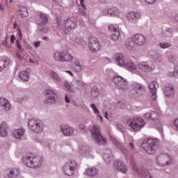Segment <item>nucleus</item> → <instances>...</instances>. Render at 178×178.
I'll use <instances>...</instances> for the list:
<instances>
[{
	"label": "nucleus",
	"instance_id": "2eb2a0df",
	"mask_svg": "<svg viewBox=\"0 0 178 178\" xmlns=\"http://www.w3.org/2000/svg\"><path fill=\"white\" fill-rule=\"evenodd\" d=\"M60 130L65 137H72V136H74V128L69 124L60 125Z\"/></svg>",
	"mask_w": 178,
	"mask_h": 178
},
{
	"label": "nucleus",
	"instance_id": "b1692460",
	"mask_svg": "<svg viewBox=\"0 0 178 178\" xmlns=\"http://www.w3.org/2000/svg\"><path fill=\"white\" fill-rule=\"evenodd\" d=\"M133 38L137 45H144L145 43V37L140 33L136 34Z\"/></svg>",
	"mask_w": 178,
	"mask_h": 178
},
{
	"label": "nucleus",
	"instance_id": "680f3d73",
	"mask_svg": "<svg viewBox=\"0 0 178 178\" xmlns=\"http://www.w3.org/2000/svg\"><path fill=\"white\" fill-rule=\"evenodd\" d=\"M174 125L176 128V130H177L178 131V118L176 119L175 121H174Z\"/></svg>",
	"mask_w": 178,
	"mask_h": 178
},
{
	"label": "nucleus",
	"instance_id": "09e8293b",
	"mask_svg": "<svg viewBox=\"0 0 178 178\" xmlns=\"http://www.w3.org/2000/svg\"><path fill=\"white\" fill-rule=\"evenodd\" d=\"M3 178H12V175H10V169L8 168L4 170L3 172Z\"/></svg>",
	"mask_w": 178,
	"mask_h": 178
},
{
	"label": "nucleus",
	"instance_id": "dca6fc26",
	"mask_svg": "<svg viewBox=\"0 0 178 178\" xmlns=\"http://www.w3.org/2000/svg\"><path fill=\"white\" fill-rule=\"evenodd\" d=\"M35 19L38 24L47 25L48 24V15L39 11L36 13Z\"/></svg>",
	"mask_w": 178,
	"mask_h": 178
},
{
	"label": "nucleus",
	"instance_id": "49530a36",
	"mask_svg": "<svg viewBox=\"0 0 178 178\" xmlns=\"http://www.w3.org/2000/svg\"><path fill=\"white\" fill-rule=\"evenodd\" d=\"M167 58L170 63H173V64L176 63V56H175L174 54L171 53H168L167 54Z\"/></svg>",
	"mask_w": 178,
	"mask_h": 178
},
{
	"label": "nucleus",
	"instance_id": "9b49d317",
	"mask_svg": "<svg viewBox=\"0 0 178 178\" xmlns=\"http://www.w3.org/2000/svg\"><path fill=\"white\" fill-rule=\"evenodd\" d=\"M88 47L92 52L95 54L101 50V44H99V41L97 38L90 36L89 38Z\"/></svg>",
	"mask_w": 178,
	"mask_h": 178
},
{
	"label": "nucleus",
	"instance_id": "f704fd0d",
	"mask_svg": "<svg viewBox=\"0 0 178 178\" xmlns=\"http://www.w3.org/2000/svg\"><path fill=\"white\" fill-rule=\"evenodd\" d=\"M173 29L172 28H166L165 29L163 30L161 36L166 38L168 37H172L173 35Z\"/></svg>",
	"mask_w": 178,
	"mask_h": 178
},
{
	"label": "nucleus",
	"instance_id": "ddd939ff",
	"mask_svg": "<svg viewBox=\"0 0 178 178\" xmlns=\"http://www.w3.org/2000/svg\"><path fill=\"white\" fill-rule=\"evenodd\" d=\"M108 31L111 34V38L113 41H118L119 37H120V32L119 31V25L110 24L108 26Z\"/></svg>",
	"mask_w": 178,
	"mask_h": 178
},
{
	"label": "nucleus",
	"instance_id": "4468645a",
	"mask_svg": "<svg viewBox=\"0 0 178 178\" xmlns=\"http://www.w3.org/2000/svg\"><path fill=\"white\" fill-rule=\"evenodd\" d=\"M138 69L143 73H151V72H154L155 66L147 62H140L138 63Z\"/></svg>",
	"mask_w": 178,
	"mask_h": 178
},
{
	"label": "nucleus",
	"instance_id": "f3484780",
	"mask_svg": "<svg viewBox=\"0 0 178 178\" xmlns=\"http://www.w3.org/2000/svg\"><path fill=\"white\" fill-rule=\"evenodd\" d=\"M42 162H44V157L42 156H32V163L29 165L30 168H41L42 166Z\"/></svg>",
	"mask_w": 178,
	"mask_h": 178
},
{
	"label": "nucleus",
	"instance_id": "37998d69",
	"mask_svg": "<svg viewBox=\"0 0 178 178\" xmlns=\"http://www.w3.org/2000/svg\"><path fill=\"white\" fill-rule=\"evenodd\" d=\"M90 95L94 99L98 98V96L99 95V90H98V88H97V86H93L91 88Z\"/></svg>",
	"mask_w": 178,
	"mask_h": 178
},
{
	"label": "nucleus",
	"instance_id": "c756f323",
	"mask_svg": "<svg viewBox=\"0 0 178 178\" xmlns=\"http://www.w3.org/2000/svg\"><path fill=\"white\" fill-rule=\"evenodd\" d=\"M22 164L27 168H30V164L33 163V156L25 155L22 159Z\"/></svg>",
	"mask_w": 178,
	"mask_h": 178
},
{
	"label": "nucleus",
	"instance_id": "72a5a7b5",
	"mask_svg": "<svg viewBox=\"0 0 178 178\" xmlns=\"http://www.w3.org/2000/svg\"><path fill=\"white\" fill-rule=\"evenodd\" d=\"M30 73V68H26V71H22L19 73V79L23 81H29V74Z\"/></svg>",
	"mask_w": 178,
	"mask_h": 178
},
{
	"label": "nucleus",
	"instance_id": "473e14b6",
	"mask_svg": "<svg viewBox=\"0 0 178 178\" xmlns=\"http://www.w3.org/2000/svg\"><path fill=\"white\" fill-rule=\"evenodd\" d=\"M136 45V42L134 41V38H129L126 41H125V46L129 49V51H131L133 49V47Z\"/></svg>",
	"mask_w": 178,
	"mask_h": 178
},
{
	"label": "nucleus",
	"instance_id": "c9c22d12",
	"mask_svg": "<svg viewBox=\"0 0 178 178\" xmlns=\"http://www.w3.org/2000/svg\"><path fill=\"white\" fill-rule=\"evenodd\" d=\"M63 172L65 176H73L74 175V171L67 164L63 167Z\"/></svg>",
	"mask_w": 178,
	"mask_h": 178
},
{
	"label": "nucleus",
	"instance_id": "6ab92c4d",
	"mask_svg": "<svg viewBox=\"0 0 178 178\" xmlns=\"http://www.w3.org/2000/svg\"><path fill=\"white\" fill-rule=\"evenodd\" d=\"M127 19L130 23H136L138 19H141V13L131 11L127 14Z\"/></svg>",
	"mask_w": 178,
	"mask_h": 178
},
{
	"label": "nucleus",
	"instance_id": "f257e3e1",
	"mask_svg": "<svg viewBox=\"0 0 178 178\" xmlns=\"http://www.w3.org/2000/svg\"><path fill=\"white\" fill-rule=\"evenodd\" d=\"M89 130L91 133V137L98 145H105L106 144V139L102 136L101 134V127L98 125L92 124V126L89 127Z\"/></svg>",
	"mask_w": 178,
	"mask_h": 178
},
{
	"label": "nucleus",
	"instance_id": "1a4fd4ad",
	"mask_svg": "<svg viewBox=\"0 0 178 178\" xmlns=\"http://www.w3.org/2000/svg\"><path fill=\"white\" fill-rule=\"evenodd\" d=\"M156 163L159 166H169L172 164V156L169 154H161L156 157Z\"/></svg>",
	"mask_w": 178,
	"mask_h": 178
},
{
	"label": "nucleus",
	"instance_id": "bf43d9fd",
	"mask_svg": "<svg viewBox=\"0 0 178 178\" xmlns=\"http://www.w3.org/2000/svg\"><path fill=\"white\" fill-rule=\"evenodd\" d=\"M147 3H149V5H152L156 2V0H145Z\"/></svg>",
	"mask_w": 178,
	"mask_h": 178
},
{
	"label": "nucleus",
	"instance_id": "13d9d810",
	"mask_svg": "<svg viewBox=\"0 0 178 178\" xmlns=\"http://www.w3.org/2000/svg\"><path fill=\"white\" fill-rule=\"evenodd\" d=\"M102 15L103 16H106V15H109V9L104 8L102 11Z\"/></svg>",
	"mask_w": 178,
	"mask_h": 178
},
{
	"label": "nucleus",
	"instance_id": "ea45409f",
	"mask_svg": "<svg viewBox=\"0 0 178 178\" xmlns=\"http://www.w3.org/2000/svg\"><path fill=\"white\" fill-rule=\"evenodd\" d=\"M108 15L110 16H119L120 15V10L116 7H113L111 8H108Z\"/></svg>",
	"mask_w": 178,
	"mask_h": 178
},
{
	"label": "nucleus",
	"instance_id": "603ef678",
	"mask_svg": "<svg viewBox=\"0 0 178 178\" xmlns=\"http://www.w3.org/2000/svg\"><path fill=\"white\" fill-rule=\"evenodd\" d=\"M90 108L92 109L94 113H95V115H99V110H98V108H97V106H95V104H92L90 105Z\"/></svg>",
	"mask_w": 178,
	"mask_h": 178
},
{
	"label": "nucleus",
	"instance_id": "2f4dec72",
	"mask_svg": "<svg viewBox=\"0 0 178 178\" xmlns=\"http://www.w3.org/2000/svg\"><path fill=\"white\" fill-rule=\"evenodd\" d=\"M85 175L89 177H94L98 175V169L96 168H89L86 170Z\"/></svg>",
	"mask_w": 178,
	"mask_h": 178
},
{
	"label": "nucleus",
	"instance_id": "5701e85b",
	"mask_svg": "<svg viewBox=\"0 0 178 178\" xmlns=\"http://www.w3.org/2000/svg\"><path fill=\"white\" fill-rule=\"evenodd\" d=\"M122 67H124L129 72H136L137 70V66L131 60H125L124 65Z\"/></svg>",
	"mask_w": 178,
	"mask_h": 178
},
{
	"label": "nucleus",
	"instance_id": "7c9ffc66",
	"mask_svg": "<svg viewBox=\"0 0 178 178\" xmlns=\"http://www.w3.org/2000/svg\"><path fill=\"white\" fill-rule=\"evenodd\" d=\"M80 149L85 156H90V154L92 152V149H91L90 146L86 145L81 146Z\"/></svg>",
	"mask_w": 178,
	"mask_h": 178
},
{
	"label": "nucleus",
	"instance_id": "4c0bfd02",
	"mask_svg": "<svg viewBox=\"0 0 178 178\" xmlns=\"http://www.w3.org/2000/svg\"><path fill=\"white\" fill-rule=\"evenodd\" d=\"M15 44L17 45V48L19 50V53L18 54V58L19 59H20V60H23V59H24V57L23 56V51H24V49H23L22 47V46L20 45V43L19 42V40H16L15 41Z\"/></svg>",
	"mask_w": 178,
	"mask_h": 178
},
{
	"label": "nucleus",
	"instance_id": "3c124183",
	"mask_svg": "<svg viewBox=\"0 0 178 178\" xmlns=\"http://www.w3.org/2000/svg\"><path fill=\"white\" fill-rule=\"evenodd\" d=\"M79 129L81 131H82V133L85 134H87V133H88V129H87V127H86V125L83 124H79Z\"/></svg>",
	"mask_w": 178,
	"mask_h": 178
},
{
	"label": "nucleus",
	"instance_id": "7ed1b4c3",
	"mask_svg": "<svg viewBox=\"0 0 178 178\" xmlns=\"http://www.w3.org/2000/svg\"><path fill=\"white\" fill-rule=\"evenodd\" d=\"M144 119L155 124L156 129H157L160 133L163 131V127H162V124H161V121H159V114H158V113L155 111L147 113L144 115Z\"/></svg>",
	"mask_w": 178,
	"mask_h": 178
},
{
	"label": "nucleus",
	"instance_id": "bb28decb",
	"mask_svg": "<svg viewBox=\"0 0 178 178\" xmlns=\"http://www.w3.org/2000/svg\"><path fill=\"white\" fill-rule=\"evenodd\" d=\"M17 8V12L22 17H27V16H29V10H27L26 6L19 4Z\"/></svg>",
	"mask_w": 178,
	"mask_h": 178
},
{
	"label": "nucleus",
	"instance_id": "f03ea898",
	"mask_svg": "<svg viewBox=\"0 0 178 178\" xmlns=\"http://www.w3.org/2000/svg\"><path fill=\"white\" fill-rule=\"evenodd\" d=\"M111 81L115 84L118 90L121 91V92H127V91L130 90L129 81L120 76H113Z\"/></svg>",
	"mask_w": 178,
	"mask_h": 178
},
{
	"label": "nucleus",
	"instance_id": "5fc2aeb1",
	"mask_svg": "<svg viewBox=\"0 0 178 178\" xmlns=\"http://www.w3.org/2000/svg\"><path fill=\"white\" fill-rule=\"evenodd\" d=\"M41 145H42V147H44V148H48L49 149V148H51V145H49V143H48L47 141H42L40 142Z\"/></svg>",
	"mask_w": 178,
	"mask_h": 178
},
{
	"label": "nucleus",
	"instance_id": "20e7f679",
	"mask_svg": "<svg viewBox=\"0 0 178 178\" xmlns=\"http://www.w3.org/2000/svg\"><path fill=\"white\" fill-rule=\"evenodd\" d=\"M28 127L33 133L41 134L44 131V122L40 120L31 118L28 120Z\"/></svg>",
	"mask_w": 178,
	"mask_h": 178
},
{
	"label": "nucleus",
	"instance_id": "58836bf2",
	"mask_svg": "<svg viewBox=\"0 0 178 178\" xmlns=\"http://www.w3.org/2000/svg\"><path fill=\"white\" fill-rule=\"evenodd\" d=\"M8 169H10V172L12 178H17L19 177V176H20V170H19V168H15Z\"/></svg>",
	"mask_w": 178,
	"mask_h": 178
},
{
	"label": "nucleus",
	"instance_id": "e2e57ef3",
	"mask_svg": "<svg viewBox=\"0 0 178 178\" xmlns=\"http://www.w3.org/2000/svg\"><path fill=\"white\" fill-rule=\"evenodd\" d=\"M15 35H12L11 37H10L11 44H15Z\"/></svg>",
	"mask_w": 178,
	"mask_h": 178
},
{
	"label": "nucleus",
	"instance_id": "f8f14e48",
	"mask_svg": "<svg viewBox=\"0 0 178 178\" xmlns=\"http://www.w3.org/2000/svg\"><path fill=\"white\" fill-rule=\"evenodd\" d=\"M131 87L134 91L133 97L134 98H136V97H140V95H143V94L145 92V86H144L143 84L134 82L131 85Z\"/></svg>",
	"mask_w": 178,
	"mask_h": 178
},
{
	"label": "nucleus",
	"instance_id": "8fccbe9b",
	"mask_svg": "<svg viewBox=\"0 0 178 178\" xmlns=\"http://www.w3.org/2000/svg\"><path fill=\"white\" fill-rule=\"evenodd\" d=\"M38 29L40 31V33L48 32V29H47V27H45V25L39 24V26H38Z\"/></svg>",
	"mask_w": 178,
	"mask_h": 178
},
{
	"label": "nucleus",
	"instance_id": "393cba45",
	"mask_svg": "<svg viewBox=\"0 0 178 178\" xmlns=\"http://www.w3.org/2000/svg\"><path fill=\"white\" fill-rule=\"evenodd\" d=\"M0 106L6 111V112L10 111V103H9V100L3 97L0 98Z\"/></svg>",
	"mask_w": 178,
	"mask_h": 178
},
{
	"label": "nucleus",
	"instance_id": "39448f33",
	"mask_svg": "<svg viewBox=\"0 0 178 178\" xmlns=\"http://www.w3.org/2000/svg\"><path fill=\"white\" fill-rule=\"evenodd\" d=\"M58 27L63 30L65 34H69L70 31H73L77 27V22L74 17L67 18L62 24H58Z\"/></svg>",
	"mask_w": 178,
	"mask_h": 178
},
{
	"label": "nucleus",
	"instance_id": "c03bdc74",
	"mask_svg": "<svg viewBox=\"0 0 178 178\" xmlns=\"http://www.w3.org/2000/svg\"><path fill=\"white\" fill-rule=\"evenodd\" d=\"M113 143L116 145V147H118V148H119L120 149V151L122 152V154H124V155H126L127 154V149H124V147H123V146H122V144H120V143H119V141L114 140Z\"/></svg>",
	"mask_w": 178,
	"mask_h": 178
},
{
	"label": "nucleus",
	"instance_id": "aec40b11",
	"mask_svg": "<svg viewBox=\"0 0 178 178\" xmlns=\"http://www.w3.org/2000/svg\"><path fill=\"white\" fill-rule=\"evenodd\" d=\"M158 88H159V84H158L156 81H153L152 83L149 85V90H150L152 99L153 101L156 99V90H158Z\"/></svg>",
	"mask_w": 178,
	"mask_h": 178
},
{
	"label": "nucleus",
	"instance_id": "412c9836",
	"mask_svg": "<svg viewBox=\"0 0 178 178\" xmlns=\"http://www.w3.org/2000/svg\"><path fill=\"white\" fill-rule=\"evenodd\" d=\"M163 94L168 98H172L175 95V89L172 85H167L164 87Z\"/></svg>",
	"mask_w": 178,
	"mask_h": 178
},
{
	"label": "nucleus",
	"instance_id": "6e6d98bb",
	"mask_svg": "<svg viewBox=\"0 0 178 178\" xmlns=\"http://www.w3.org/2000/svg\"><path fill=\"white\" fill-rule=\"evenodd\" d=\"M64 87H65L68 90V91H70V92H73V89L72 88L70 83L65 82L64 83Z\"/></svg>",
	"mask_w": 178,
	"mask_h": 178
},
{
	"label": "nucleus",
	"instance_id": "de8ad7c7",
	"mask_svg": "<svg viewBox=\"0 0 178 178\" xmlns=\"http://www.w3.org/2000/svg\"><path fill=\"white\" fill-rule=\"evenodd\" d=\"M159 47H161L163 49H165L166 48H169L172 47V44L169 42H163L159 43Z\"/></svg>",
	"mask_w": 178,
	"mask_h": 178
},
{
	"label": "nucleus",
	"instance_id": "c85d7f7f",
	"mask_svg": "<svg viewBox=\"0 0 178 178\" xmlns=\"http://www.w3.org/2000/svg\"><path fill=\"white\" fill-rule=\"evenodd\" d=\"M115 166L119 172L121 173H127V166L122 161H116Z\"/></svg>",
	"mask_w": 178,
	"mask_h": 178
},
{
	"label": "nucleus",
	"instance_id": "a878e982",
	"mask_svg": "<svg viewBox=\"0 0 178 178\" xmlns=\"http://www.w3.org/2000/svg\"><path fill=\"white\" fill-rule=\"evenodd\" d=\"M104 160L106 163H111L113 161V154H112V150L107 149L103 156Z\"/></svg>",
	"mask_w": 178,
	"mask_h": 178
},
{
	"label": "nucleus",
	"instance_id": "a19ab883",
	"mask_svg": "<svg viewBox=\"0 0 178 178\" xmlns=\"http://www.w3.org/2000/svg\"><path fill=\"white\" fill-rule=\"evenodd\" d=\"M65 165L72 168L74 172L77 170V163L74 160H70Z\"/></svg>",
	"mask_w": 178,
	"mask_h": 178
},
{
	"label": "nucleus",
	"instance_id": "4be33fe9",
	"mask_svg": "<svg viewBox=\"0 0 178 178\" xmlns=\"http://www.w3.org/2000/svg\"><path fill=\"white\" fill-rule=\"evenodd\" d=\"M114 59L115 60L116 65L120 66L121 67H122V66H124V63L126 62V60H124V56H123V54L117 53L114 56Z\"/></svg>",
	"mask_w": 178,
	"mask_h": 178
},
{
	"label": "nucleus",
	"instance_id": "423d86ee",
	"mask_svg": "<svg viewBox=\"0 0 178 178\" xmlns=\"http://www.w3.org/2000/svg\"><path fill=\"white\" fill-rule=\"evenodd\" d=\"M156 144H158V139L147 138L143 142L142 147L144 148L147 154L152 155L153 154H155V147Z\"/></svg>",
	"mask_w": 178,
	"mask_h": 178
},
{
	"label": "nucleus",
	"instance_id": "cd10ccee",
	"mask_svg": "<svg viewBox=\"0 0 178 178\" xmlns=\"http://www.w3.org/2000/svg\"><path fill=\"white\" fill-rule=\"evenodd\" d=\"M9 129V125L6 122H3L0 124V134L1 137H6L8 136V130Z\"/></svg>",
	"mask_w": 178,
	"mask_h": 178
},
{
	"label": "nucleus",
	"instance_id": "a211bd4d",
	"mask_svg": "<svg viewBox=\"0 0 178 178\" xmlns=\"http://www.w3.org/2000/svg\"><path fill=\"white\" fill-rule=\"evenodd\" d=\"M13 136L16 140H26V129L23 127L13 131Z\"/></svg>",
	"mask_w": 178,
	"mask_h": 178
},
{
	"label": "nucleus",
	"instance_id": "052dcab7",
	"mask_svg": "<svg viewBox=\"0 0 178 178\" xmlns=\"http://www.w3.org/2000/svg\"><path fill=\"white\" fill-rule=\"evenodd\" d=\"M33 45H34L35 48H38V47H40V45H41V42H40V41L34 42Z\"/></svg>",
	"mask_w": 178,
	"mask_h": 178
},
{
	"label": "nucleus",
	"instance_id": "79ce46f5",
	"mask_svg": "<svg viewBox=\"0 0 178 178\" xmlns=\"http://www.w3.org/2000/svg\"><path fill=\"white\" fill-rule=\"evenodd\" d=\"M72 44L74 45V47H78V45H81L84 44V40L80 38H74L72 40Z\"/></svg>",
	"mask_w": 178,
	"mask_h": 178
},
{
	"label": "nucleus",
	"instance_id": "338daca9",
	"mask_svg": "<svg viewBox=\"0 0 178 178\" xmlns=\"http://www.w3.org/2000/svg\"><path fill=\"white\" fill-rule=\"evenodd\" d=\"M75 65L76 67H79V70H81V65H80V63H76Z\"/></svg>",
	"mask_w": 178,
	"mask_h": 178
},
{
	"label": "nucleus",
	"instance_id": "a18cd8bd",
	"mask_svg": "<svg viewBox=\"0 0 178 178\" xmlns=\"http://www.w3.org/2000/svg\"><path fill=\"white\" fill-rule=\"evenodd\" d=\"M50 75L51 76L52 79H54V80H55V81H57V83H60V81H62V79L60 77H59V75H58V74H56V72H55L54 71H51Z\"/></svg>",
	"mask_w": 178,
	"mask_h": 178
},
{
	"label": "nucleus",
	"instance_id": "864d4df0",
	"mask_svg": "<svg viewBox=\"0 0 178 178\" xmlns=\"http://www.w3.org/2000/svg\"><path fill=\"white\" fill-rule=\"evenodd\" d=\"M176 72H170L168 73V76L169 77H178V70H175Z\"/></svg>",
	"mask_w": 178,
	"mask_h": 178
},
{
	"label": "nucleus",
	"instance_id": "9d476101",
	"mask_svg": "<svg viewBox=\"0 0 178 178\" xmlns=\"http://www.w3.org/2000/svg\"><path fill=\"white\" fill-rule=\"evenodd\" d=\"M44 95L45 97L44 104H55L56 102V98L58 95L54 92L52 90H45L44 92Z\"/></svg>",
	"mask_w": 178,
	"mask_h": 178
},
{
	"label": "nucleus",
	"instance_id": "e433bc0d",
	"mask_svg": "<svg viewBox=\"0 0 178 178\" xmlns=\"http://www.w3.org/2000/svg\"><path fill=\"white\" fill-rule=\"evenodd\" d=\"M10 64V58H4L3 60H0V72H2L5 67H7V66H9Z\"/></svg>",
	"mask_w": 178,
	"mask_h": 178
},
{
	"label": "nucleus",
	"instance_id": "774afa93",
	"mask_svg": "<svg viewBox=\"0 0 178 178\" xmlns=\"http://www.w3.org/2000/svg\"><path fill=\"white\" fill-rule=\"evenodd\" d=\"M174 19L175 22H178V13L175 16Z\"/></svg>",
	"mask_w": 178,
	"mask_h": 178
},
{
	"label": "nucleus",
	"instance_id": "0eeeda50",
	"mask_svg": "<svg viewBox=\"0 0 178 178\" xmlns=\"http://www.w3.org/2000/svg\"><path fill=\"white\" fill-rule=\"evenodd\" d=\"M128 124L134 131H140L145 126V121L141 118L136 117L128 120Z\"/></svg>",
	"mask_w": 178,
	"mask_h": 178
},
{
	"label": "nucleus",
	"instance_id": "0e129e2a",
	"mask_svg": "<svg viewBox=\"0 0 178 178\" xmlns=\"http://www.w3.org/2000/svg\"><path fill=\"white\" fill-rule=\"evenodd\" d=\"M80 3H81L83 9H87V8L86 7V5H84V0H80Z\"/></svg>",
	"mask_w": 178,
	"mask_h": 178
},
{
	"label": "nucleus",
	"instance_id": "4d7b16f0",
	"mask_svg": "<svg viewBox=\"0 0 178 178\" xmlns=\"http://www.w3.org/2000/svg\"><path fill=\"white\" fill-rule=\"evenodd\" d=\"M116 127L118 130H119V131H121V133H123V131H124V126H123L122 124H117Z\"/></svg>",
	"mask_w": 178,
	"mask_h": 178
},
{
	"label": "nucleus",
	"instance_id": "69168bd1",
	"mask_svg": "<svg viewBox=\"0 0 178 178\" xmlns=\"http://www.w3.org/2000/svg\"><path fill=\"white\" fill-rule=\"evenodd\" d=\"M65 102H67V104H70V99H69V97H67V95H65Z\"/></svg>",
	"mask_w": 178,
	"mask_h": 178
},
{
	"label": "nucleus",
	"instance_id": "6e6552de",
	"mask_svg": "<svg viewBox=\"0 0 178 178\" xmlns=\"http://www.w3.org/2000/svg\"><path fill=\"white\" fill-rule=\"evenodd\" d=\"M54 56L57 62H71L73 60V56L66 51H56Z\"/></svg>",
	"mask_w": 178,
	"mask_h": 178
}]
</instances>
